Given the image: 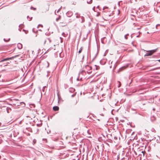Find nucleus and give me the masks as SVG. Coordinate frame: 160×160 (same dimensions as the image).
Masks as SVG:
<instances>
[{"label": "nucleus", "mask_w": 160, "mask_h": 160, "mask_svg": "<svg viewBox=\"0 0 160 160\" xmlns=\"http://www.w3.org/2000/svg\"><path fill=\"white\" fill-rule=\"evenodd\" d=\"M156 51V49L152 50L147 51V52L145 55V56H151Z\"/></svg>", "instance_id": "1"}, {"label": "nucleus", "mask_w": 160, "mask_h": 160, "mask_svg": "<svg viewBox=\"0 0 160 160\" xmlns=\"http://www.w3.org/2000/svg\"><path fill=\"white\" fill-rule=\"evenodd\" d=\"M18 55H16L14 57H12L8 58H5V59H3L2 60H1L0 61V62H2L5 61H7L8 60H12V59H13L14 58L18 57Z\"/></svg>", "instance_id": "2"}, {"label": "nucleus", "mask_w": 160, "mask_h": 160, "mask_svg": "<svg viewBox=\"0 0 160 160\" xmlns=\"http://www.w3.org/2000/svg\"><path fill=\"white\" fill-rule=\"evenodd\" d=\"M66 14L68 17H70L73 15V13L71 11H68L66 13Z\"/></svg>", "instance_id": "3"}, {"label": "nucleus", "mask_w": 160, "mask_h": 160, "mask_svg": "<svg viewBox=\"0 0 160 160\" xmlns=\"http://www.w3.org/2000/svg\"><path fill=\"white\" fill-rule=\"evenodd\" d=\"M17 47L19 49H21L22 48V44L20 43H18L17 44Z\"/></svg>", "instance_id": "4"}, {"label": "nucleus", "mask_w": 160, "mask_h": 160, "mask_svg": "<svg viewBox=\"0 0 160 160\" xmlns=\"http://www.w3.org/2000/svg\"><path fill=\"white\" fill-rule=\"evenodd\" d=\"M53 109L54 111H57L59 110V107L58 106H54L53 108Z\"/></svg>", "instance_id": "5"}, {"label": "nucleus", "mask_w": 160, "mask_h": 160, "mask_svg": "<svg viewBox=\"0 0 160 160\" xmlns=\"http://www.w3.org/2000/svg\"><path fill=\"white\" fill-rule=\"evenodd\" d=\"M100 67L99 66H97V65H95L94 67V69H96L97 70H99V69Z\"/></svg>", "instance_id": "6"}, {"label": "nucleus", "mask_w": 160, "mask_h": 160, "mask_svg": "<svg viewBox=\"0 0 160 160\" xmlns=\"http://www.w3.org/2000/svg\"><path fill=\"white\" fill-rule=\"evenodd\" d=\"M61 18V17L60 15H59L58 17L56 18V21L57 22L59 20H60Z\"/></svg>", "instance_id": "7"}, {"label": "nucleus", "mask_w": 160, "mask_h": 160, "mask_svg": "<svg viewBox=\"0 0 160 160\" xmlns=\"http://www.w3.org/2000/svg\"><path fill=\"white\" fill-rule=\"evenodd\" d=\"M74 90H75L74 89L72 88H70L69 90V92H73L74 91Z\"/></svg>", "instance_id": "8"}, {"label": "nucleus", "mask_w": 160, "mask_h": 160, "mask_svg": "<svg viewBox=\"0 0 160 160\" xmlns=\"http://www.w3.org/2000/svg\"><path fill=\"white\" fill-rule=\"evenodd\" d=\"M81 19L82 20L81 22L83 23L84 21V17L82 16L81 17Z\"/></svg>", "instance_id": "9"}, {"label": "nucleus", "mask_w": 160, "mask_h": 160, "mask_svg": "<svg viewBox=\"0 0 160 160\" xmlns=\"http://www.w3.org/2000/svg\"><path fill=\"white\" fill-rule=\"evenodd\" d=\"M129 35L128 34H127L124 36V38L126 39H127L128 38L127 36Z\"/></svg>", "instance_id": "10"}, {"label": "nucleus", "mask_w": 160, "mask_h": 160, "mask_svg": "<svg viewBox=\"0 0 160 160\" xmlns=\"http://www.w3.org/2000/svg\"><path fill=\"white\" fill-rule=\"evenodd\" d=\"M75 14L77 15L76 17L77 18H78L80 17V15L78 13H76Z\"/></svg>", "instance_id": "11"}, {"label": "nucleus", "mask_w": 160, "mask_h": 160, "mask_svg": "<svg viewBox=\"0 0 160 160\" xmlns=\"http://www.w3.org/2000/svg\"><path fill=\"white\" fill-rule=\"evenodd\" d=\"M92 0H90V1H87V2L88 3L90 4L92 3Z\"/></svg>", "instance_id": "12"}, {"label": "nucleus", "mask_w": 160, "mask_h": 160, "mask_svg": "<svg viewBox=\"0 0 160 160\" xmlns=\"http://www.w3.org/2000/svg\"><path fill=\"white\" fill-rule=\"evenodd\" d=\"M47 40L48 41L49 43L51 42V40L49 38H47Z\"/></svg>", "instance_id": "13"}, {"label": "nucleus", "mask_w": 160, "mask_h": 160, "mask_svg": "<svg viewBox=\"0 0 160 160\" xmlns=\"http://www.w3.org/2000/svg\"><path fill=\"white\" fill-rule=\"evenodd\" d=\"M82 48H81L78 51V53H80L82 52Z\"/></svg>", "instance_id": "14"}, {"label": "nucleus", "mask_w": 160, "mask_h": 160, "mask_svg": "<svg viewBox=\"0 0 160 160\" xmlns=\"http://www.w3.org/2000/svg\"><path fill=\"white\" fill-rule=\"evenodd\" d=\"M61 8H62V7H61V8H59V9L58 10V11H57V13H58V12H60V10H61Z\"/></svg>", "instance_id": "15"}, {"label": "nucleus", "mask_w": 160, "mask_h": 160, "mask_svg": "<svg viewBox=\"0 0 160 160\" xmlns=\"http://www.w3.org/2000/svg\"><path fill=\"white\" fill-rule=\"evenodd\" d=\"M3 40L5 42H7L9 41V40H10V38H9L8 39V40H6L4 38Z\"/></svg>", "instance_id": "16"}, {"label": "nucleus", "mask_w": 160, "mask_h": 160, "mask_svg": "<svg viewBox=\"0 0 160 160\" xmlns=\"http://www.w3.org/2000/svg\"><path fill=\"white\" fill-rule=\"evenodd\" d=\"M33 142L34 144H35L36 142V139H33Z\"/></svg>", "instance_id": "17"}, {"label": "nucleus", "mask_w": 160, "mask_h": 160, "mask_svg": "<svg viewBox=\"0 0 160 160\" xmlns=\"http://www.w3.org/2000/svg\"><path fill=\"white\" fill-rule=\"evenodd\" d=\"M100 13L99 12H98V14L96 15V17H98L100 15Z\"/></svg>", "instance_id": "18"}, {"label": "nucleus", "mask_w": 160, "mask_h": 160, "mask_svg": "<svg viewBox=\"0 0 160 160\" xmlns=\"http://www.w3.org/2000/svg\"><path fill=\"white\" fill-rule=\"evenodd\" d=\"M108 8V7H107L106 6H105L103 8V10H104L106 8Z\"/></svg>", "instance_id": "19"}, {"label": "nucleus", "mask_w": 160, "mask_h": 160, "mask_svg": "<svg viewBox=\"0 0 160 160\" xmlns=\"http://www.w3.org/2000/svg\"><path fill=\"white\" fill-rule=\"evenodd\" d=\"M22 25H20L19 26V27L21 29H22Z\"/></svg>", "instance_id": "20"}, {"label": "nucleus", "mask_w": 160, "mask_h": 160, "mask_svg": "<svg viewBox=\"0 0 160 160\" xmlns=\"http://www.w3.org/2000/svg\"><path fill=\"white\" fill-rule=\"evenodd\" d=\"M31 9H33V10H36V8H33V7H31Z\"/></svg>", "instance_id": "21"}, {"label": "nucleus", "mask_w": 160, "mask_h": 160, "mask_svg": "<svg viewBox=\"0 0 160 160\" xmlns=\"http://www.w3.org/2000/svg\"><path fill=\"white\" fill-rule=\"evenodd\" d=\"M46 63L48 64V66H47V68H48L49 67V63L47 62H46Z\"/></svg>", "instance_id": "22"}, {"label": "nucleus", "mask_w": 160, "mask_h": 160, "mask_svg": "<svg viewBox=\"0 0 160 160\" xmlns=\"http://www.w3.org/2000/svg\"><path fill=\"white\" fill-rule=\"evenodd\" d=\"M62 35H63V36H64V37H65V33H64V32H63V33H62Z\"/></svg>", "instance_id": "23"}, {"label": "nucleus", "mask_w": 160, "mask_h": 160, "mask_svg": "<svg viewBox=\"0 0 160 160\" xmlns=\"http://www.w3.org/2000/svg\"><path fill=\"white\" fill-rule=\"evenodd\" d=\"M119 84L118 86V88H119L120 87V86H121V83H120V82H119Z\"/></svg>", "instance_id": "24"}, {"label": "nucleus", "mask_w": 160, "mask_h": 160, "mask_svg": "<svg viewBox=\"0 0 160 160\" xmlns=\"http://www.w3.org/2000/svg\"><path fill=\"white\" fill-rule=\"evenodd\" d=\"M95 7H94L93 8H92V10H93L94 11H95Z\"/></svg>", "instance_id": "25"}, {"label": "nucleus", "mask_w": 160, "mask_h": 160, "mask_svg": "<svg viewBox=\"0 0 160 160\" xmlns=\"http://www.w3.org/2000/svg\"><path fill=\"white\" fill-rule=\"evenodd\" d=\"M75 95H76V94L75 93V94H73V95H72V97H74Z\"/></svg>", "instance_id": "26"}, {"label": "nucleus", "mask_w": 160, "mask_h": 160, "mask_svg": "<svg viewBox=\"0 0 160 160\" xmlns=\"http://www.w3.org/2000/svg\"><path fill=\"white\" fill-rule=\"evenodd\" d=\"M41 26L42 27V25H41V24H39L38 25V27L39 26Z\"/></svg>", "instance_id": "27"}, {"label": "nucleus", "mask_w": 160, "mask_h": 160, "mask_svg": "<svg viewBox=\"0 0 160 160\" xmlns=\"http://www.w3.org/2000/svg\"><path fill=\"white\" fill-rule=\"evenodd\" d=\"M77 80V81H79V77L78 78Z\"/></svg>", "instance_id": "28"}, {"label": "nucleus", "mask_w": 160, "mask_h": 160, "mask_svg": "<svg viewBox=\"0 0 160 160\" xmlns=\"http://www.w3.org/2000/svg\"><path fill=\"white\" fill-rule=\"evenodd\" d=\"M2 126V123L1 122H0V126Z\"/></svg>", "instance_id": "29"}, {"label": "nucleus", "mask_w": 160, "mask_h": 160, "mask_svg": "<svg viewBox=\"0 0 160 160\" xmlns=\"http://www.w3.org/2000/svg\"><path fill=\"white\" fill-rule=\"evenodd\" d=\"M47 40H45L44 41V43L45 44L46 43V42Z\"/></svg>", "instance_id": "30"}, {"label": "nucleus", "mask_w": 160, "mask_h": 160, "mask_svg": "<svg viewBox=\"0 0 160 160\" xmlns=\"http://www.w3.org/2000/svg\"><path fill=\"white\" fill-rule=\"evenodd\" d=\"M54 13H55V15H56V10H55V11Z\"/></svg>", "instance_id": "31"}, {"label": "nucleus", "mask_w": 160, "mask_h": 160, "mask_svg": "<svg viewBox=\"0 0 160 160\" xmlns=\"http://www.w3.org/2000/svg\"><path fill=\"white\" fill-rule=\"evenodd\" d=\"M121 69H122V68H120L119 69V71H121L122 70Z\"/></svg>", "instance_id": "32"}, {"label": "nucleus", "mask_w": 160, "mask_h": 160, "mask_svg": "<svg viewBox=\"0 0 160 160\" xmlns=\"http://www.w3.org/2000/svg\"><path fill=\"white\" fill-rule=\"evenodd\" d=\"M32 17L30 18V19L29 20V21H31V19L32 18Z\"/></svg>", "instance_id": "33"}, {"label": "nucleus", "mask_w": 160, "mask_h": 160, "mask_svg": "<svg viewBox=\"0 0 160 160\" xmlns=\"http://www.w3.org/2000/svg\"><path fill=\"white\" fill-rule=\"evenodd\" d=\"M84 58V55H83V57H82V59H83Z\"/></svg>", "instance_id": "34"}, {"label": "nucleus", "mask_w": 160, "mask_h": 160, "mask_svg": "<svg viewBox=\"0 0 160 160\" xmlns=\"http://www.w3.org/2000/svg\"><path fill=\"white\" fill-rule=\"evenodd\" d=\"M139 37V35H138L137 36V37Z\"/></svg>", "instance_id": "35"}, {"label": "nucleus", "mask_w": 160, "mask_h": 160, "mask_svg": "<svg viewBox=\"0 0 160 160\" xmlns=\"http://www.w3.org/2000/svg\"><path fill=\"white\" fill-rule=\"evenodd\" d=\"M158 61L160 62V59L158 60Z\"/></svg>", "instance_id": "36"}, {"label": "nucleus", "mask_w": 160, "mask_h": 160, "mask_svg": "<svg viewBox=\"0 0 160 160\" xmlns=\"http://www.w3.org/2000/svg\"><path fill=\"white\" fill-rule=\"evenodd\" d=\"M99 6H97V8H99Z\"/></svg>", "instance_id": "37"}, {"label": "nucleus", "mask_w": 160, "mask_h": 160, "mask_svg": "<svg viewBox=\"0 0 160 160\" xmlns=\"http://www.w3.org/2000/svg\"><path fill=\"white\" fill-rule=\"evenodd\" d=\"M81 73H79V75Z\"/></svg>", "instance_id": "38"}, {"label": "nucleus", "mask_w": 160, "mask_h": 160, "mask_svg": "<svg viewBox=\"0 0 160 160\" xmlns=\"http://www.w3.org/2000/svg\"><path fill=\"white\" fill-rule=\"evenodd\" d=\"M142 152L143 153V154H144V152L143 151H142Z\"/></svg>", "instance_id": "39"}, {"label": "nucleus", "mask_w": 160, "mask_h": 160, "mask_svg": "<svg viewBox=\"0 0 160 160\" xmlns=\"http://www.w3.org/2000/svg\"><path fill=\"white\" fill-rule=\"evenodd\" d=\"M28 17H29V16H28L27 17V18H28Z\"/></svg>", "instance_id": "40"}, {"label": "nucleus", "mask_w": 160, "mask_h": 160, "mask_svg": "<svg viewBox=\"0 0 160 160\" xmlns=\"http://www.w3.org/2000/svg\"><path fill=\"white\" fill-rule=\"evenodd\" d=\"M90 69H91L92 68L91 67H89Z\"/></svg>", "instance_id": "41"}, {"label": "nucleus", "mask_w": 160, "mask_h": 160, "mask_svg": "<svg viewBox=\"0 0 160 160\" xmlns=\"http://www.w3.org/2000/svg\"><path fill=\"white\" fill-rule=\"evenodd\" d=\"M158 25H157L156 26V28H157V26H158Z\"/></svg>", "instance_id": "42"}, {"label": "nucleus", "mask_w": 160, "mask_h": 160, "mask_svg": "<svg viewBox=\"0 0 160 160\" xmlns=\"http://www.w3.org/2000/svg\"><path fill=\"white\" fill-rule=\"evenodd\" d=\"M3 160H6L5 159H4Z\"/></svg>", "instance_id": "43"}, {"label": "nucleus", "mask_w": 160, "mask_h": 160, "mask_svg": "<svg viewBox=\"0 0 160 160\" xmlns=\"http://www.w3.org/2000/svg\"><path fill=\"white\" fill-rule=\"evenodd\" d=\"M116 67V66H114V67L115 68Z\"/></svg>", "instance_id": "44"}, {"label": "nucleus", "mask_w": 160, "mask_h": 160, "mask_svg": "<svg viewBox=\"0 0 160 160\" xmlns=\"http://www.w3.org/2000/svg\"><path fill=\"white\" fill-rule=\"evenodd\" d=\"M82 78H81L80 79V80H82Z\"/></svg>", "instance_id": "45"}, {"label": "nucleus", "mask_w": 160, "mask_h": 160, "mask_svg": "<svg viewBox=\"0 0 160 160\" xmlns=\"http://www.w3.org/2000/svg\"><path fill=\"white\" fill-rule=\"evenodd\" d=\"M18 30H19V31H20V30L19 29H18Z\"/></svg>", "instance_id": "46"}, {"label": "nucleus", "mask_w": 160, "mask_h": 160, "mask_svg": "<svg viewBox=\"0 0 160 160\" xmlns=\"http://www.w3.org/2000/svg\"><path fill=\"white\" fill-rule=\"evenodd\" d=\"M60 39H62V38H60Z\"/></svg>", "instance_id": "47"}, {"label": "nucleus", "mask_w": 160, "mask_h": 160, "mask_svg": "<svg viewBox=\"0 0 160 160\" xmlns=\"http://www.w3.org/2000/svg\"><path fill=\"white\" fill-rule=\"evenodd\" d=\"M112 62H111V63L112 64Z\"/></svg>", "instance_id": "48"}]
</instances>
